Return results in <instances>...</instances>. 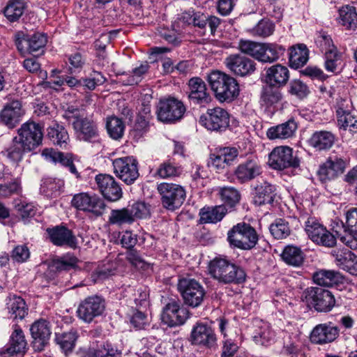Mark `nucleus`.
<instances>
[{"label": "nucleus", "instance_id": "a878e982", "mask_svg": "<svg viewBox=\"0 0 357 357\" xmlns=\"http://www.w3.org/2000/svg\"><path fill=\"white\" fill-rule=\"evenodd\" d=\"M336 265L349 274L357 276V255L347 249H336L331 252Z\"/></svg>", "mask_w": 357, "mask_h": 357}, {"label": "nucleus", "instance_id": "5701e85b", "mask_svg": "<svg viewBox=\"0 0 357 357\" xmlns=\"http://www.w3.org/2000/svg\"><path fill=\"white\" fill-rule=\"evenodd\" d=\"M95 180L98 190L108 201L116 202L122 197V189L112 176L100 174L96 176Z\"/></svg>", "mask_w": 357, "mask_h": 357}, {"label": "nucleus", "instance_id": "f704fd0d", "mask_svg": "<svg viewBox=\"0 0 357 357\" xmlns=\"http://www.w3.org/2000/svg\"><path fill=\"white\" fill-rule=\"evenodd\" d=\"M26 348V342L22 330L15 325L14 331L10 335L6 352L11 356L23 355Z\"/></svg>", "mask_w": 357, "mask_h": 357}, {"label": "nucleus", "instance_id": "4d7b16f0", "mask_svg": "<svg viewBox=\"0 0 357 357\" xmlns=\"http://www.w3.org/2000/svg\"><path fill=\"white\" fill-rule=\"evenodd\" d=\"M106 128L109 135L112 139H119L123 135L125 126L121 119L116 116H109L107 119Z\"/></svg>", "mask_w": 357, "mask_h": 357}, {"label": "nucleus", "instance_id": "ddd939ff", "mask_svg": "<svg viewBox=\"0 0 357 357\" xmlns=\"http://www.w3.org/2000/svg\"><path fill=\"white\" fill-rule=\"evenodd\" d=\"M71 204L77 210L90 213L96 217L103 215L107 207L105 202L101 198L96 196H90L84 192L75 195L72 199Z\"/></svg>", "mask_w": 357, "mask_h": 357}, {"label": "nucleus", "instance_id": "8fccbe9b", "mask_svg": "<svg viewBox=\"0 0 357 357\" xmlns=\"http://www.w3.org/2000/svg\"><path fill=\"white\" fill-rule=\"evenodd\" d=\"M25 7L24 0H10L4 8V15L10 22H16L22 15Z\"/></svg>", "mask_w": 357, "mask_h": 357}, {"label": "nucleus", "instance_id": "4be33fe9", "mask_svg": "<svg viewBox=\"0 0 357 357\" xmlns=\"http://www.w3.org/2000/svg\"><path fill=\"white\" fill-rule=\"evenodd\" d=\"M188 310L178 301L168 303L162 310V321L170 327L183 325L188 318Z\"/></svg>", "mask_w": 357, "mask_h": 357}, {"label": "nucleus", "instance_id": "aec40b11", "mask_svg": "<svg viewBox=\"0 0 357 357\" xmlns=\"http://www.w3.org/2000/svg\"><path fill=\"white\" fill-rule=\"evenodd\" d=\"M261 172V166L258 158L251 155L236 167L234 174L239 183H245L255 179Z\"/></svg>", "mask_w": 357, "mask_h": 357}, {"label": "nucleus", "instance_id": "79ce46f5", "mask_svg": "<svg viewBox=\"0 0 357 357\" xmlns=\"http://www.w3.org/2000/svg\"><path fill=\"white\" fill-rule=\"evenodd\" d=\"M281 257L287 264L298 267L303 264L305 255L299 247L289 245L283 249Z\"/></svg>", "mask_w": 357, "mask_h": 357}, {"label": "nucleus", "instance_id": "c756f323", "mask_svg": "<svg viewBox=\"0 0 357 357\" xmlns=\"http://www.w3.org/2000/svg\"><path fill=\"white\" fill-rule=\"evenodd\" d=\"M261 102L266 109L275 113L281 106L282 94L278 87L266 85L261 93Z\"/></svg>", "mask_w": 357, "mask_h": 357}, {"label": "nucleus", "instance_id": "052dcab7", "mask_svg": "<svg viewBox=\"0 0 357 357\" xmlns=\"http://www.w3.org/2000/svg\"><path fill=\"white\" fill-rule=\"evenodd\" d=\"M15 207L24 222H26L34 217L37 211V208L33 203H28L24 200L16 201Z\"/></svg>", "mask_w": 357, "mask_h": 357}, {"label": "nucleus", "instance_id": "4c0bfd02", "mask_svg": "<svg viewBox=\"0 0 357 357\" xmlns=\"http://www.w3.org/2000/svg\"><path fill=\"white\" fill-rule=\"evenodd\" d=\"M342 279L340 273L333 270L321 269L313 275L314 282L321 287H333L340 282Z\"/></svg>", "mask_w": 357, "mask_h": 357}, {"label": "nucleus", "instance_id": "2eb2a0df", "mask_svg": "<svg viewBox=\"0 0 357 357\" xmlns=\"http://www.w3.org/2000/svg\"><path fill=\"white\" fill-rule=\"evenodd\" d=\"M47 43V35L36 32L31 34L18 33L16 35L15 45L22 54H34L43 50Z\"/></svg>", "mask_w": 357, "mask_h": 357}, {"label": "nucleus", "instance_id": "5fc2aeb1", "mask_svg": "<svg viewBox=\"0 0 357 357\" xmlns=\"http://www.w3.org/2000/svg\"><path fill=\"white\" fill-rule=\"evenodd\" d=\"M149 68V66L146 62L142 63L139 67L134 68L130 73H123L122 75L125 77L122 79V82L125 85L137 84L142 80Z\"/></svg>", "mask_w": 357, "mask_h": 357}, {"label": "nucleus", "instance_id": "338daca9", "mask_svg": "<svg viewBox=\"0 0 357 357\" xmlns=\"http://www.w3.org/2000/svg\"><path fill=\"white\" fill-rule=\"evenodd\" d=\"M115 269L109 264L99 266L91 275L92 281L95 283L101 282L114 274Z\"/></svg>", "mask_w": 357, "mask_h": 357}, {"label": "nucleus", "instance_id": "423d86ee", "mask_svg": "<svg viewBox=\"0 0 357 357\" xmlns=\"http://www.w3.org/2000/svg\"><path fill=\"white\" fill-rule=\"evenodd\" d=\"M162 206L169 211H175L183 204L186 192L178 184L163 182L157 185Z\"/></svg>", "mask_w": 357, "mask_h": 357}, {"label": "nucleus", "instance_id": "f8f14e48", "mask_svg": "<svg viewBox=\"0 0 357 357\" xmlns=\"http://www.w3.org/2000/svg\"><path fill=\"white\" fill-rule=\"evenodd\" d=\"M199 122L208 130L221 132L229 126V114L226 109L216 107L208 109L200 116Z\"/></svg>", "mask_w": 357, "mask_h": 357}, {"label": "nucleus", "instance_id": "72a5a7b5", "mask_svg": "<svg viewBox=\"0 0 357 357\" xmlns=\"http://www.w3.org/2000/svg\"><path fill=\"white\" fill-rule=\"evenodd\" d=\"M297 128L295 120L290 119L284 123L269 128L266 131V136L269 139H286L294 135Z\"/></svg>", "mask_w": 357, "mask_h": 357}, {"label": "nucleus", "instance_id": "e2e57ef3", "mask_svg": "<svg viewBox=\"0 0 357 357\" xmlns=\"http://www.w3.org/2000/svg\"><path fill=\"white\" fill-rule=\"evenodd\" d=\"M42 155L47 160L54 162H59L62 165L68 167L73 160L63 153L56 151L52 149H45L42 152Z\"/></svg>", "mask_w": 357, "mask_h": 357}, {"label": "nucleus", "instance_id": "09e8293b", "mask_svg": "<svg viewBox=\"0 0 357 357\" xmlns=\"http://www.w3.org/2000/svg\"><path fill=\"white\" fill-rule=\"evenodd\" d=\"M218 194L223 202L222 205L229 208H234L239 203L241 197L240 192L230 186L220 188Z\"/></svg>", "mask_w": 357, "mask_h": 357}, {"label": "nucleus", "instance_id": "b1692460", "mask_svg": "<svg viewBox=\"0 0 357 357\" xmlns=\"http://www.w3.org/2000/svg\"><path fill=\"white\" fill-rule=\"evenodd\" d=\"M340 335V329L333 322L319 324L312 329L310 341L317 344H326L334 342Z\"/></svg>", "mask_w": 357, "mask_h": 357}, {"label": "nucleus", "instance_id": "412c9836", "mask_svg": "<svg viewBox=\"0 0 357 357\" xmlns=\"http://www.w3.org/2000/svg\"><path fill=\"white\" fill-rule=\"evenodd\" d=\"M346 162L342 158L330 157L319 166L317 172L318 179L323 183L333 181L344 172Z\"/></svg>", "mask_w": 357, "mask_h": 357}, {"label": "nucleus", "instance_id": "a19ab883", "mask_svg": "<svg viewBox=\"0 0 357 357\" xmlns=\"http://www.w3.org/2000/svg\"><path fill=\"white\" fill-rule=\"evenodd\" d=\"M308 60V50L304 44H298L289 48V61L291 67L298 68Z\"/></svg>", "mask_w": 357, "mask_h": 357}, {"label": "nucleus", "instance_id": "6e6d98bb", "mask_svg": "<svg viewBox=\"0 0 357 357\" xmlns=\"http://www.w3.org/2000/svg\"><path fill=\"white\" fill-rule=\"evenodd\" d=\"M272 236L276 239H282L289 236L291 229L289 222L282 218L276 219L269 227Z\"/></svg>", "mask_w": 357, "mask_h": 357}, {"label": "nucleus", "instance_id": "3c124183", "mask_svg": "<svg viewBox=\"0 0 357 357\" xmlns=\"http://www.w3.org/2000/svg\"><path fill=\"white\" fill-rule=\"evenodd\" d=\"M339 23L350 29L357 28V13L353 6H345L339 9Z\"/></svg>", "mask_w": 357, "mask_h": 357}, {"label": "nucleus", "instance_id": "39448f33", "mask_svg": "<svg viewBox=\"0 0 357 357\" xmlns=\"http://www.w3.org/2000/svg\"><path fill=\"white\" fill-rule=\"evenodd\" d=\"M305 231L308 238L317 245L332 248L336 244L335 236L314 216L302 215Z\"/></svg>", "mask_w": 357, "mask_h": 357}, {"label": "nucleus", "instance_id": "603ef678", "mask_svg": "<svg viewBox=\"0 0 357 357\" xmlns=\"http://www.w3.org/2000/svg\"><path fill=\"white\" fill-rule=\"evenodd\" d=\"M77 337V332L71 329L61 334L56 333L55 341L65 353H68L74 349Z\"/></svg>", "mask_w": 357, "mask_h": 357}, {"label": "nucleus", "instance_id": "c9c22d12", "mask_svg": "<svg viewBox=\"0 0 357 357\" xmlns=\"http://www.w3.org/2000/svg\"><path fill=\"white\" fill-rule=\"evenodd\" d=\"M335 135L329 131L314 132L309 139V144L319 151L329 149L335 142Z\"/></svg>", "mask_w": 357, "mask_h": 357}, {"label": "nucleus", "instance_id": "cd10ccee", "mask_svg": "<svg viewBox=\"0 0 357 357\" xmlns=\"http://www.w3.org/2000/svg\"><path fill=\"white\" fill-rule=\"evenodd\" d=\"M188 97L195 104L206 103L210 100L204 81L199 77H194L188 83Z\"/></svg>", "mask_w": 357, "mask_h": 357}, {"label": "nucleus", "instance_id": "c03bdc74", "mask_svg": "<svg viewBox=\"0 0 357 357\" xmlns=\"http://www.w3.org/2000/svg\"><path fill=\"white\" fill-rule=\"evenodd\" d=\"M47 135L53 143L62 149H66L69 142V135L66 129L57 123H52L47 128Z\"/></svg>", "mask_w": 357, "mask_h": 357}, {"label": "nucleus", "instance_id": "7ed1b4c3", "mask_svg": "<svg viewBox=\"0 0 357 357\" xmlns=\"http://www.w3.org/2000/svg\"><path fill=\"white\" fill-rule=\"evenodd\" d=\"M208 271L213 278L224 284H242L246 279L243 268L224 258L215 257L211 260Z\"/></svg>", "mask_w": 357, "mask_h": 357}, {"label": "nucleus", "instance_id": "dca6fc26", "mask_svg": "<svg viewBox=\"0 0 357 357\" xmlns=\"http://www.w3.org/2000/svg\"><path fill=\"white\" fill-rule=\"evenodd\" d=\"M43 128L33 121L23 123L17 130V137L30 151L42 144Z\"/></svg>", "mask_w": 357, "mask_h": 357}, {"label": "nucleus", "instance_id": "393cba45", "mask_svg": "<svg viewBox=\"0 0 357 357\" xmlns=\"http://www.w3.org/2000/svg\"><path fill=\"white\" fill-rule=\"evenodd\" d=\"M33 340V347L35 350L42 351L48 344L52 334L51 325L45 319H39L33 323L30 328Z\"/></svg>", "mask_w": 357, "mask_h": 357}, {"label": "nucleus", "instance_id": "1a4fd4ad", "mask_svg": "<svg viewBox=\"0 0 357 357\" xmlns=\"http://www.w3.org/2000/svg\"><path fill=\"white\" fill-rule=\"evenodd\" d=\"M185 110V107L181 100L169 98L159 101L156 114L159 121L165 123H174L182 119Z\"/></svg>", "mask_w": 357, "mask_h": 357}, {"label": "nucleus", "instance_id": "680f3d73", "mask_svg": "<svg viewBox=\"0 0 357 357\" xmlns=\"http://www.w3.org/2000/svg\"><path fill=\"white\" fill-rule=\"evenodd\" d=\"M261 43L255 42L250 40H241L238 43V50L257 61L259 59Z\"/></svg>", "mask_w": 357, "mask_h": 357}, {"label": "nucleus", "instance_id": "473e14b6", "mask_svg": "<svg viewBox=\"0 0 357 357\" xmlns=\"http://www.w3.org/2000/svg\"><path fill=\"white\" fill-rule=\"evenodd\" d=\"M285 47L276 43H261L258 61L272 63L280 59L284 53Z\"/></svg>", "mask_w": 357, "mask_h": 357}, {"label": "nucleus", "instance_id": "a18cd8bd", "mask_svg": "<svg viewBox=\"0 0 357 357\" xmlns=\"http://www.w3.org/2000/svg\"><path fill=\"white\" fill-rule=\"evenodd\" d=\"M275 29V23L268 18L260 20L248 32L255 38H266L272 36Z\"/></svg>", "mask_w": 357, "mask_h": 357}, {"label": "nucleus", "instance_id": "f3484780", "mask_svg": "<svg viewBox=\"0 0 357 357\" xmlns=\"http://www.w3.org/2000/svg\"><path fill=\"white\" fill-rule=\"evenodd\" d=\"M227 68L236 76L248 77L256 70V63L252 59L240 54H234L225 59Z\"/></svg>", "mask_w": 357, "mask_h": 357}, {"label": "nucleus", "instance_id": "f257e3e1", "mask_svg": "<svg viewBox=\"0 0 357 357\" xmlns=\"http://www.w3.org/2000/svg\"><path fill=\"white\" fill-rule=\"evenodd\" d=\"M63 116L72 125L79 140L91 143L100 142L98 123L92 116H85L83 111L74 106H69Z\"/></svg>", "mask_w": 357, "mask_h": 357}, {"label": "nucleus", "instance_id": "69168bd1", "mask_svg": "<svg viewBox=\"0 0 357 357\" xmlns=\"http://www.w3.org/2000/svg\"><path fill=\"white\" fill-rule=\"evenodd\" d=\"M128 208L133 222L135 218H146L150 215V206L144 202H137Z\"/></svg>", "mask_w": 357, "mask_h": 357}, {"label": "nucleus", "instance_id": "49530a36", "mask_svg": "<svg viewBox=\"0 0 357 357\" xmlns=\"http://www.w3.org/2000/svg\"><path fill=\"white\" fill-rule=\"evenodd\" d=\"M227 212V208L223 205L212 208H203L199 213L202 223H216L220 221Z\"/></svg>", "mask_w": 357, "mask_h": 357}, {"label": "nucleus", "instance_id": "6ab92c4d", "mask_svg": "<svg viewBox=\"0 0 357 357\" xmlns=\"http://www.w3.org/2000/svg\"><path fill=\"white\" fill-rule=\"evenodd\" d=\"M190 341L192 344L205 347L206 349L215 348L217 337L213 329L208 325L197 323L193 326Z\"/></svg>", "mask_w": 357, "mask_h": 357}, {"label": "nucleus", "instance_id": "0eeeda50", "mask_svg": "<svg viewBox=\"0 0 357 357\" xmlns=\"http://www.w3.org/2000/svg\"><path fill=\"white\" fill-rule=\"evenodd\" d=\"M177 286L185 305L192 307L201 305L206 291L199 282L193 278H183L178 280Z\"/></svg>", "mask_w": 357, "mask_h": 357}, {"label": "nucleus", "instance_id": "9b49d317", "mask_svg": "<svg viewBox=\"0 0 357 357\" xmlns=\"http://www.w3.org/2000/svg\"><path fill=\"white\" fill-rule=\"evenodd\" d=\"M112 166L115 175L127 185L132 184L139 176L138 162L132 156L116 158Z\"/></svg>", "mask_w": 357, "mask_h": 357}, {"label": "nucleus", "instance_id": "774afa93", "mask_svg": "<svg viewBox=\"0 0 357 357\" xmlns=\"http://www.w3.org/2000/svg\"><path fill=\"white\" fill-rule=\"evenodd\" d=\"M99 357H122V352L111 342H105L99 345Z\"/></svg>", "mask_w": 357, "mask_h": 357}, {"label": "nucleus", "instance_id": "e433bc0d", "mask_svg": "<svg viewBox=\"0 0 357 357\" xmlns=\"http://www.w3.org/2000/svg\"><path fill=\"white\" fill-rule=\"evenodd\" d=\"M275 186L264 183L257 185L253 197V202L257 206L272 204L275 197Z\"/></svg>", "mask_w": 357, "mask_h": 357}, {"label": "nucleus", "instance_id": "ea45409f", "mask_svg": "<svg viewBox=\"0 0 357 357\" xmlns=\"http://www.w3.org/2000/svg\"><path fill=\"white\" fill-rule=\"evenodd\" d=\"M27 152H30L29 149L24 146L17 136H15L8 146L2 151V153L11 161L19 162L22 159L24 154Z\"/></svg>", "mask_w": 357, "mask_h": 357}, {"label": "nucleus", "instance_id": "bf43d9fd", "mask_svg": "<svg viewBox=\"0 0 357 357\" xmlns=\"http://www.w3.org/2000/svg\"><path fill=\"white\" fill-rule=\"evenodd\" d=\"M85 64V59L79 52H75L68 56L66 62L67 72L70 74L79 73Z\"/></svg>", "mask_w": 357, "mask_h": 357}, {"label": "nucleus", "instance_id": "20e7f679", "mask_svg": "<svg viewBox=\"0 0 357 357\" xmlns=\"http://www.w3.org/2000/svg\"><path fill=\"white\" fill-rule=\"evenodd\" d=\"M259 236L254 227L245 222L233 226L227 233V241L231 247L250 250L255 247Z\"/></svg>", "mask_w": 357, "mask_h": 357}, {"label": "nucleus", "instance_id": "37998d69", "mask_svg": "<svg viewBox=\"0 0 357 357\" xmlns=\"http://www.w3.org/2000/svg\"><path fill=\"white\" fill-rule=\"evenodd\" d=\"M7 305L10 317L15 319L22 320L28 314L29 307L20 296L10 297Z\"/></svg>", "mask_w": 357, "mask_h": 357}, {"label": "nucleus", "instance_id": "f03ea898", "mask_svg": "<svg viewBox=\"0 0 357 357\" xmlns=\"http://www.w3.org/2000/svg\"><path fill=\"white\" fill-rule=\"evenodd\" d=\"M207 81L215 98L221 102H230L239 96V84L230 75L213 70L208 75Z\"/></svg>", "mask_w": 357, "mask_h": 357}, {"label": "nucleus", "instance_id": "c85d7f7f", "mask_svg": "<svg viewBox=\"0 0 357 357\" xmlns=\"http://www.w3.org/2000/svg\"><path fill=\"white\" fill-rule=\"evenodd\" d=\"M51 242L57 246L67 245L75 248L77 240L71 230L63 226H56L47 229Z\"/></svg>", "mask_w": 357, "mask_h": 357}, {"label": "nucleus", "instance_id": "bb28decb", "mask_svg": "<svg viewBox=\"0 0 357 357\" xmlns=\"http://www.w3.org/2000/svg\"><path fill=\"white\" fill-rule=\"evenodd\" d=\"M254 324L255 329L252 339L257 344L267 347L275 343V332L268 323L262 320H256Z\"/></svg>", "mask_w": 357, "mask_h": 357}, {"label": "nucleus", "instance_id": "864d4df0", "mask_svg": "<svg viewBox=\"0 0 357 357\" xmlns=\"http://www.w3.org/2000/svg\"><path fill=\"white\" fill-rule=\"evenodd\" d=\"M181 173L182 168L180 166L176 165L174 163L167 160L160 164L154 176H158L162 179H167L179 176Z\"/></svg>", "mask_w": 357, "mask_h": 357}, {"label": "nucleus", "instance_id": "58836bf2", "mask_svg": "<svg viewBox=\"0 0 357 357\" xmlns=\"http://www.w3.org/2000/svg\"><path fill=\"white\" fill-rule=\"evenodd\" d=\"M63 180L57 178L47 177L42 180L40 190L45 196L55 198L61 195L63 190Z\"/></svg>", "mask_w": 357, "mask_h": 357}, {"label": "nucleus", "instance_id": "4468645a", "mask_svg": "<svg viewBox=\"0 0 357 357\" xmlns=\"http://www.w3.org/2000/svg\"><path fill=\"white\" fill-rule=\"evenodd\" d=\"M179 20L185 24L193 25L202 30L205 29L208 24L212 35H214L220 24V20L218 17L208 15L195 10L183 12L181 15Z\"/></svg>", "mask_w": 357, "mask_h": 357}, {"label": "nucleus", "instance_id": "9d476101", "mask_svg": "<svg viewBox=\"0 0 357 357\" xmlns=\"http://www.w3.org/2000/svg\"><path fill=\"white\" fill-rule=\"evenodd\" d=\"M293 153V149L289 146H280L274 148L268 156L270 167L275 170L298 167L300 160Z\"/></svg>", "mask_w": 357, "mask_h": 357}, {"label": "nucleus", "instance_id": "13d9d810", "mask_svg": "<svg viewBox=\"0 0 357 357\" xmlns=\"http://www.w3.org/2000/svg\"><path fill=\"white\" fill-rule=\"evenodd\" d=\"M109 222L117 225L131 224L133 222V218L131 217L128 207L121 209H113L109 217Z\"/></svg>", "mask_w": 357, "mask_h": 357}, {"label": "nucleus", "instance_id": "2f4dec72", "mask_svg": "<svg viewBox=\"0 0 357 357\" xmlns=\"http://www.w3.org/2000/svg\"><path fill=\"white\" fill-rule=\"evenodd\" d=\"M22 115L23 111L20 101L14 100L4 106L0 113V118L5 125L13 128L19 123Z\"/></svg>", "mask_w": 357, "mask_h": 357}, {"label": "nucleus", "instance_id": "0e129e2a", "mask_svg": "<svg viewBox=\"0 0 357 357\" xmlns=\"http://www.w3.org/2000/svg\"><path fill=\"white\" fill-rule=\"evenodd\" d=\"M324 67L328 72L335 73L337 66L340 63L341 54L337 49L328 50L324 52Z\"/></svg>", "mask_w": 357, "mask_h": 357}, {"label": "nucleus", "instance_id": "6e6552de", "mask_svg": "<svg viewBox=\"0 0 357 357\" xmlns=\"http://www.w3.org/2000/svg\"><path fill=\"white\" fill-rule=\"evenodd\" d=\"M305 294L307 303L317 312H330L335 305V298L332 292L321 287L307 288Z\"/></svg>", "mask_w": 357, "mask_h": 357}, {"label": "nucleus", "instance_id": "7c9ffc66", "mask_svg": "<svg viewBox=\"0 0 357 357\" xmlns=\"http://www.w3.org/2000/svg\"><path fill=\"white\" fill-rule=\"evenodd\" d=\"M289 79L288 68L281 64H275L266 69L265 81L267 85L280 88Z\"/></svg>", "mask_w": 357, "mask_h": 357}, {"label": "nucleus", "instance_id": "a211bd4d", "mask_svg": "<svg viewBox=\"0 0 357 357\" xmlns=\"http://www.w3.org/2000/svg\"><path fill=\"white\" fill-rule=\"evenodd\" d=\"M105 310V301L101 296H92L85 298L78 306V317L85 322L90 323L100 316Z\"/></svg>", "mask_w": 357, "mask_h": 357}, {"label": "nucleus", "instance_id": "de8ad7c7", "mask_svg": "<svg viewBox=\"0 0 357 357\" xmlns=\"http://www.w3.org/2000/svg\"><path fill=\"white\" fill-rule=\"evenodd\" d=\"M78 259L73 254L68 253L52 260L50 268L55 272L67 271L77 267Z\"/></svg>", "mask_w": 357, "mask_h": 357}]
</instances>
